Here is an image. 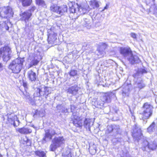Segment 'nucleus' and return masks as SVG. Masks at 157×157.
I'll use <instances>...</instances> for the list:
<instances>
[{
	"mask_svg": "<svg viewBox=\"0 0 157 157\" xmlns=\"http://www.w3.org/2000/svg\"><path fill=\"white\" fill-rule=\"evenodd\" d=\"M24 62V58H17L10 63L9 68L11 70L12 73L18 74L22 69Z\"/></svg>",
	"mask_w": 157,
	"mask_h": 157,
	"instance_id": "obj_1",
	"label": "nucleus"
},
{
	"mask_svg": "<svg viewBox=\"0 0 157 157\" xmlns=\"http://www.w3.org/2000/svg\"><path fill=\"white\" fill-rule=\"evenodd\" d=\"M112 98L110 93L108 92H103L100 97V100L94 102L95 106L97 108H101L104 106V104L111 102Z\"/></svg>",
	"mask_w": 157,
	"mask_h": 157,
	"instance_id": "obj_2",
	"label": "nucleus"
},
{
	"mask_svg": "<svg viewBox=\"0 0 157 157\" xmlns=\"http://www.w3.org/2000/svg\"><path fill=\"white\" fill-rule=\"evenodd\" d=\"M144 109L142 112L140 113L141 115L142 119L147 120L151 117L153 114V107L147 102L144 103L142 106Z\"/></svg>",
	"mask_w": 157,
	"mask_h": 157,
	"instance_id": "obj_3",
	"label": "nucleus"
},
{
	"mask_svg": "<svg viewBox=\"0 0 157 157\" xmlns=\"http://www.w3.org/2000/svg\"><path fill=\"white\" fill-rule=\"evenodd\" d=\"M119 53L124 58H127V59L130 62L133 63L135 61V59L131 48L129 47H121L119 48Z\"/></svg>",
	"mask_w": 157,
	"mask_h": 157,
	"instance_id": "obj_4",
	"label": "nucleus"
},
{
	"mask_svg": "<svg viewBox=\"0 0 157 157\" xmlns=\"http://www.w3.org/2000/svg\"><path fill=\"white\" fill-rule=\"evenodd\" d=\"M50 11L59 15V16H56L55 17H58L64 15L67 11V7L66 5L61 6H58L56 4H53L50 6Z\"/></svg>",
	"mask_w": 157,
	"mask_h": 157,
	"instance_id": "obj_5",
	"label": "nucleus"
},
{
	"mask_svg": "<svg viewBox=\"0 0 157 157\" xmlns=\"http://www.w3.org/2000/svg\"><path fill=\"white\" fill-rule=\"evenodd\" d=\"M14 12L10 6H4L0 7V17L8 19L13 17Z\"/></svg>",
	"mask_w": 157,
	"mask_h": 157,
	"instance_id": "obj_6",
	"label": "nucleus"
},
{
	"mask_svg": "<svg viewBox=\"0 0 157 157\" xmlns=\"http://www.w3.org/2000/svg\"><path fill=\"white\" fill-rule=\"evenodd\" d=\"M132 136L135 140L138 142L144 137L141 128L136 124H134L133 126Z\"/></svg>",
	"mask_w": 157,
	"mask_h": 157,
	"instance_id": "obj_7",
	"label": "nucleus"
},
{
	"mask_svg": "<svg viewBox=\"0 0 157 157\" xmlns=\"http://www.w3.org/2000/svg\"><path fill=\"white\" fill-rule=\"evenodd\" d=\"M143 146L141 148L144 151H147L148 148L151 151H154L157 149V143L155 141L148 142L146 140H144L143 142Z\"/></svg>",
	"mask_w": 157,
	"mask_h": 157,
	"instance_id": "obj_8",
	"label": "nucleus"
},
{
	"mask_svg": "<svg viewBox=\"0 0 157 157\" xmlns=\"http://www.w3.org/2000/svg\"><path fill=\"white\" fill-rule=\"evenodd\" d=\"M55 28L52 27L47 30V41L49 44H53L57 39V34L55 32Z\"/></svg>",
	"mask_w": 157,
	"mask_h": 157,
	"instance_id": "obj_9",
	"label": "nucleus"
},
{
	"mask_svg": "<svg viewBox=\"0 0 157 157\" xmlns=\"http://www.w3.org/2000/svg\"><path fill=\"white\" fill-rule=\"evenodd\" d=\"M71 121L73 125L76 128H81L83 125V117L77 115H73L71 118Z\"/></svg>",
	"mask_w": 157,
	"mask_h": 157,
	"instance_id": "obj_10",
	"label": "nucleus"
},
{
	"mask_svg": "<svg viewBox=\"0 0 157 157\" xmlns=\"http://www.w3.org/2000/svg\"><path fill=\"white\" fill-rule=\"evenodd\" d=\"M80 89V87L77 85H74L69 87L66 91L67 93L71 94L73 96H75L78 93V91Z\"/></svg>",
	"mask_w": 157,
	"mask_h": 157,
	"instance_id": "obj_11",
	"label": "nucleus"
},
{
	"mask_svg": "<svg viewBox=\"0 0 157 157\" xmlns=\"http://www.w3.org/2000/svg\"><path fill=\"white\" fill-rule=\"evenodd\" d=\"M27 75L29 80L31 82H35L38 80V75L32 70L28 72Z\"/></svg>",
	"mask_w": 157,
	"mask_h": 157,
	"instance_id": "obj_12",
	"label": "nucleus"
},
{
	"mask_svg": "<svg viewBox=\"0 0 157 157\" xmlns=\"http://www.w3.org/2000/svg\"><path fill=\"white\" fill-rule=\"evenodd\" d=\"M45 132L44 136L42 139V141L44 143L47 142L48 140H51L53 136L56 134L55 130L53 131L52 134L51 133L49 129L45 130Z\"/></svg>",
	"mask_w": 157,
	"mask_h": 157,
	"instance_id": "obj_13",
	"label": "nucleus"
},
{
	"mask_svg": "<svg viewBox=\"0 0 157 157\" xmlns=\"http://www.w3.org/2000/svg\"><path fill=\"white\" fill-rule=\"evenodd\" d=\"M17 119V115L13 113H11L8 115L7 123L11 125H13L14 127H16L15 121Z\"/></svg>",
	"mask_w": 157,
	"mask_h": 157,
	"instance_id": "obj_14",
	"label": "nucleus"
},
{
	"mask_svg": "<svg viewBox=\"0 0 157 157\" xmlns=\"http://www.w3.org/2000/svg\"><path fill=\"white\" fill-rule=\"evenodd\" d=\"M32 13L29 12L28 11H25L22 13L20 15L21 17V20L25 22L28 21L31 19V17L32 16Z\"/></svg>",
	"mask_w": 157,
	"mask_h": 157,
	"instance_id": "obj_15",
	"label": "nucleus"
},
{
	"mask_svg": "<svg viewBox=\"0 0 157 157\" xmlns=\"http://www.w3.org/2000/svg\"><path fill=\"white\" fill-rule=\"evenodd\" d=\"M108 45L106 43H101L98 46L97 51L100 55L105 54L106 52L104 50L107 48Z\"/></svg>",
	"mask_w": 157,
	"mask_h": 157,
	"instance_id": "obj_16",
	"label": "nucleus"
},
{
	"mask_svg": "<svg viewBox=\"0 0 157 157\" xmlns=\"http://www.w3.org/2000/svg\"><path fill=\"white\" fill-rule=\"evenodd\" d=\"M119 128L116 125H110L108 126L106 131V133L109 134L112 133L114 130H116L117 134H119Z\"/></svg>",
	"mask_w": 157,
	"mask_h": 157,
	"instance_id": "obj_17",
	"label": "nucleus"
},
{
	"mask_svg": "<svg viewBox=\"0 0 157 157\" xmlns=\"http://www.w3.org/2000/svg\"><path fill=\"white\" fill-rule=\"evenodd\" d=\"M64 139L63 136H59L58 137H55L52 142L58 145V146L60 147L61 145L64 144Z\"/></svg>",
	"mask_w": 157,
	"mask_h": 157,
	"instance_id": "obj_18",
	"label": "nucleus"
},
{
	"mask_svg": "<svg viewBox=\"0 0 157 157\" xmlns=\"http://www.w3.org/2000/svg\"><path fill=\"white\" fill-rule=\"evenodd\" d=\"M16 131L21 134H30L32 132L31 129L24 127L18 128Z\"/></svg>",
	"mask_w": 157,
	"mask_h": 157,
	"instance_id": "obj_19",
	"label": "nucleus"
},
{
	"mask_svg": "<svg viewBox=\"0 0 157 157\" xmlns=\"http://www.w3.org/2000/svg\"><path fill=\"white\" fill-rule=\"evenodd\" d=\"M42 59V58H41L40 59H39L37 58L36 56L33 57V59L29 65V68H31L33 66L37 65Z\"/></svg>",
	"mask_w": 157,
	"mask_h": 157,
	"instance_id": "obj_20",
	"label": "nucleus"
},
{
	"mask_svg": "<svg viewBox=\"0 0 157 157\" xmlns=\"http://www.w3.org/2000/svg\"><path fill=\"white\" fill-rule=\"evenodd\" d=\"M89 3L92 9L98 8L100 6L99 2L97 0H91L89 1Z\"/></svg>",
	"mask_w": 157,
	"mask_h": 157,
	"instance_id": "obj_21",
	"label": "nucleus"
},
{
	"mask_svg": "<svg viewBox=\"0 0 157 157\" xmlns=\"http://www.w3.org/2000/svg\"><path fill=\"white\" fill-rule=\"evenodd\" d=\"M19 3H21L23 7H26L31 6L33 3V0H18Z\"/></svg>",
	"mask_w": 157,
	"mask_h": 157,
	"instance_id": "obj_22",
	"label": "nucleus"
},
{
	"mask_svg": "<svg viewBox=\"0 0 157 157\" xmlns=\"http://www.w3.org/2000/svg\"><path fill=\"white\" fill-rule=\"evenodd\" d=\"M9 51L3 52L2 54L3 55L2 57L4 61L6 62L11 58L10 54L9 53L10 51V49L9 47Z\"/></svg>",
	"mask_w": 157,
	"mask_h": 157,
	"instance_id": "obj_23",
	"label": "nucleus"
},
{
	"mask_svg": "<svg viewBox=\"0 0 157 157\" xmlns=\"http://www.w3.org/2000/svg\"><path fill=\"white\" fill-rule=\"evenodd\" d=\"M69 10L70 13H74L75 12L76 8L75 4L73 2H70L68 3Z\"/></svg>",
	"mask_w": 157,
	"mask_h": 157,
	"instance_id": "obj_24",
	"label": "nucleus"
},
{
	"mask_svg": "<svg viewBox=\"0 0 157 157\" xmlns=\"http://www.w3.org/2000/svg\"><path fill=\"white\" fill-rule=\"evenodd\" d=\"M22 86L24 87L25 90V91L26 94L23 93V94L24 95L25 98H28L30 97V95L29 93L27 92V90L28 89V84L26 82L23 81L22 83Z\"/></svg>",
	"mask_w": 157,
	"mask_h": 157,
	"instance_id": "obj_25",
	"label": "nucleus"
},
{
	"mask_svg": "<svg viewBox=\"0 0 157 157\" xmlns=\"http://www.w3.org/2000/svg\"><path fill=\"white\" fill-rule=\"evenodd\" d=\"M35 155L39 157H46V153L44 151L37 150L34 151Z\"/></svg>",
	"mask_w": 157,
	"mask_h": 157,
	"instance_id": "obj_26",
	"label": "nucleus"
},
{
	"mask_svg": "<svg viewBox=\"0 0 157 157\" xmlns=\"http://www.w3.org/2000/svg\"><path fill=\"white\" fill-rule=\"evenodd\" d=\"M155 124L154 122H152L149 126L147 128V132L149 133L152 132L155 128Z\"/></svg>",
	"mask_w": 157,
	"mask_h": 157,
	"instance_id": "obj_27",
	"label": "nucleus"
},
{
	"mask_svg": "<svg viewBox=\"0 0 157 157\" xmlns=\"http://www.w3.org/2000/svg\"><path fill=\"white\" fill-rule=\"evenodd\" d=\"M69 74L71 77H74L78 75L77 71L76 70L71 69L69 72Z\"/></svg>",
	"mask_w": 157,
	"mask_h": 157,
	"instance_id": "obj_28",
	"label": "nucleus"
},
{
	"mask_svg": "<svg viewBox=\"0 0 157 157\" xmlns=\"http://www.w3.org/2000/svg\"><path fill=\"white\" fill-rule=\"evenodd\" d=\"M36 5L42 7L46 6V4L44 0H35Z\"/></svg>",
	"mask_w": 157,
	"mask_h": 157,
	"instance_id": "obj_29",
	"label": "nucleus"
},
{
	"mask_svg": "<svg viewBox=\"0 0 157 157\" xmlns=\"http://www.w3.org/2000/svg\"><path fill=\"white\" fill-rule=\"evenodd\" d=\"M59 147V146H58L56 144L52 142V143L51 144L50 146V150L51 151H55Z\"/></svg>",
	"mask_w": 157,
	"mask_h": 157,
	"instance_id": "obj_30",
	"label": "nucleus"
},
{
	"mask_svg": "<svg viewBox=\"0 0 157 157\" xmlns=\"http://www.w3.org/2000/svg\"><path fill=\"white\" fill-rule=\"evenodd\" d=\"M26 138V140H24L23 144L25 145V146L27 147L31 145V141L26 136H25Z\"/></svg>",
	"mask_w": 157,
	"mask_h": 157,
	"instance_id": "obj_31",
	"label": "nucleus"
},
{
	"mask_svg": "<svg viewBox=\"0 0 157 157\" xmlns=\"http://www.w3.org/2000/svg\"><path fill=\"white\" fill-rule=\"evenodd\" d=\"M138 88L140 89L143 88L145 86V85L143 82H140L137 83Z\"/></svg>",
	"mask_w": 157,
	"mask_h": 157,
	"instance_id": "obj_32",
	"label": "nucleus"
},
{
	"mask_svg": "<svg viewBox=\"0 0 157 157\" xmlns=\"http://www.w3.org/2000/svg\"><path fill=\"white\" fill-rule=\"evenodd\" d=\"M44 94H43V96H45L46 98H47L49 94V90H48V87H44Z\"/></svg>",
	"mask_w": 157,
	"mask_h": 157,
	"instance_id": "obj_33",
	"label": "nucleus"
},
{
	"mask_svg": "<svg viewBox=\"0 0 157 157\" xmlns=\"http://www.w3.org/2000/svg\"><path fill=\"white\" fill-rule=\"evenodd\" d=\"M63 157H72L71 153L70 151H67L65 154L63 155Z\"/></svg>",
	"mask_w": 157,
	"mask_h": 157,
	"instance_id": "obj_34",
	"label": "nucleus"
},
{
	"mask_svg": "<svg viewBox=\"0 0 157 157\" xmlns=\"http://www.w3.org/2000/svg\"><path fill=\"white\" fill-rule=\"evenodd\" d=\"M40 112L39 111L38 109H36L35 111V113L33 114V116L35 117L37 115H40Z\"/></svg>",
	"mask_w": 157,
	"mask_h": 157,
	"instance_id": "obj_35",
	"label": "nucleus"
},
{
	"mask_svg": "<svg viewBox=\"0 0 157 157\" xmlns=\"http://www.w3.org/2000/svg\"><path fill=\"white\" fill-rule=\"evenodd\" d=\"M90 122L87 121V119L86 118L84 121V125L85 127H86L87 125H89Z\"/></svg>",
	"mask_w": 157,
	"mask_h": 157,
	"instance_id": "obj_36",
	"label": "nucleus"
},
{
	"mask_svg": "<svg viewBox=\"0 0 157 157\" xmlns=\"http://www.w3.org/2000/svg\"><path fill=\"white\" fill-rule=\"evenodd\" d=\"M130 35L131 37L133 38L136 39L137 38V35L134 33H131L130 34Z\"/></svg>",
	"mask_w": 157,
	"mask_h": 157,
	"instance_id": "obj_37",
	"label": "nucleus"
},
{
	"mask_svg": "<svg viewBox=\"0 0 157 157\" xmlns=\"http://www.w3.org/2000/svg\"><path fill=\"white\" fill-rule=\"evenodd\" d=\"M37 89L38 90V94L37 96L38 97H40L41 96L40 95V93L42 92L41 89L39 88H37Z\"/></svg>",
	"mask_w": 157,
	"mask_h": 157,
	"instance_id": "obj_38",
	"label": "nucleus"
},
{
	"mask_svg": "<svg viewBox=\"0 0 157 157\" xmlns=\"http://www.w3.org/2000/svg\"><path fill=\"white\" fill-rule=\"evenodd\" d=\"M36 9V7L35 6H33L31 7L30 9L29 10V11H33L34 10H35Z\"/></svg>",
	"mask_w": 157,
	"mask_h": 157,
	"instance_id": "obj_39",
	"label": "nucleus"
},
{
	"mask_svg": "<svg viewBox=\"0 0 157 157\" xmlns=\"http://www.w3.org/2000/svg\"><path fill=\"white\" fill-rule=\"evenodd\" d=\"M142 74L146 73H147V71L144 69H142L141 71Z\"/></svg>",
	"mask_w": 157,
	"mask_h": 157,
	"instance_id": "obj_40",
	"label": "nucleus"
},
{
	"mask_svg": "<svg viewBox=\"0 0 157 157\" xmlns=\"http://www.w3.org/2000/svg\"><path fill=\"white\" fill-rule=\"evenodd\" d=\"M5 29L6 30H8L9 29V27L7 25H6L5 27Z\"/></svg>",
	"mask_w": 157,
	"mask_h": 157,
	"instance_id": "obj_41",
	"label": "nucleus"
},
{
	"mask_svg": "<svg viewBox=\"0 0 157 157\" xmlns=\"http://www.w3.org/2000/svg\"><path fill=\"white\" fill-rule=\"evenodd\" d=\"M2 65L1 63H0V68H1L2 67Z\"/></svg>",
	"mask_w": 157,
	"mask_h": 157,
	"instance_id": "obj_42",
	"label": "nucleus"
},
{
	"mask_svg": "<svg viewBox=\"0 0 157 157\" xmlns=\"http://www.w3.org/2000/svg\"><path fill=\"white\" fill-rule=\"evenodd\" d=\"M155 0H152V1H153V2H155Z\"/></svg>",
	"mask_w": 157,
	"mask_h": 157,
	"instance_id": "obj_43",
	"label": "nucleus"
},
{
	"mask_svg": "<svg viewBox=\"0 0 157 157\" xmlns=\"http://www.w3.org/2000/svg\"><path fill=\"white\" fill-rule=\"evenodd\" d=\"M105 8H106V7H105L104 9H105Z\"/></svg>",
	"mask_w": 157,
	"mask_h": 157,
	"instance_id": "obj_44",
	"label": "nucleus"
},
{
	"mask_svg": "<svg viewBox=\"0 0 157 157\" xmlns=\"http://www.w3.org/2000/svg\"><path fill=\"white\" fill-rule=\"evenodd\" d=\"M0 157H2L0 155Z\"/></svg>",
	"mask_w": 157,
	"mask_h": 157,
	"instance_id": "obj_45",
	"label": "nucleus"
}]
</instances>
